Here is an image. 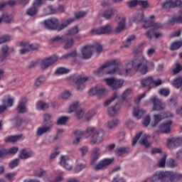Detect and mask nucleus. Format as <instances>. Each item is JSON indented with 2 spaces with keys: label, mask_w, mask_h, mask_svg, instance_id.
Wrapping results in <instances>:
<instances>
[{
  "label": "nucleus",
  "mask_w": 182,
  "mask_h": 182,
  "mask_svg": "<svg viewBox=\"0 0 182 182\" xmlns=\"http://www.w3.org/2000/svg\"><path fill=\"white\" fill-rule=\"evenodd\" d=\"M73 22H75V18H68L63 20L62 23L59 25V20L57 18L53 17L46 19L43 25L44 28L48 31H58V32H60V31H63L65 28H68Z\"/></svg>",
  "instance_id": "obj_1"
},
{
  "label": "nucleus",
  "mask_w": 182,
  "mask_h": 182,
  "mask_svg": "<svg viewBox=\"0 0 182 182\" xmlns=\"http://www.w3.org/2000/svg\"><path fill=\"white\" fill-rule=\"evenodd\" d=\"M119 65H120V62L117 60H112L101 65L97 70H94L93 73L97 76H100L103 73V69L108 68L106 75H114L119 70Z\"/></svg>",
  "instance_id": "obj_2"
},
{
  "label": "nucleus",
  "mask_w": 182,
  "mask_h": 182,
  "mask_svg": "<svg viewBox=\"0 0 182 182\" xmlns=\"http://www.w3.org/2000/svg\"><path fill=\"white\" fill-rule=\"evenodd\" d=\"M134 69L141 75H146L149 72V62L143 55H139L134 59Z\"/></svg>",
  "instance_id": "obj_3"
},
{
  "label": "nucleus",
  "mask_w": 182,
  "mask_h": 182,
  "mask_svg": "<svg viewBox=\"0 0 182 182\" xmlns=\"http://www.w3.org/2000/svg\"><path fill=\"white\" fill-rule=\"evenodd\" d=\"M160 181L161 182H168L170 181V171H156L150 178L151 182H155Z\"/></svg>",
  "instance_id": "obj_4"
},
{
  "label": "nucleus",
  "mask_w": 182,
  "mask_h": 182,
  "mask_svg": "<svg viewBox=\"0 0 182 182\" xmlns=\"http://www.w3.org/2000/svg\"><path fill=\"white\" fill-rule=\"evenodd\" d=\"M105 82H106L107 85L111 87L112 90H117L123 87L124 81L121 79H117L115 77L105 78Z\"/></svg>",
  "instance_id": "obj_5"
},
{
  "label": "nucleus",
  "mask_w": 182,
  "mask_h": 182,
  "mask_svg": "<svg viewBox=\"0 0 182 182\" xmlns=\"http://www.w3.org/2000/svg\"><path fill=\"white\" fill-rule=\"evenodd\" d=\"M90 96H95L97 95L98 97H103L107 95V90L102 85H97L95 87H92L89 91Z\"/></svg>",
  "instance_id": "obj_6"
},
{
  "label": "nucleus",
  "mask_w": 182,
  "mask_h": 182,
  "mask_svg": "<svg viewBox=\"0 0 182 182\" xmlns=\"http://www.w3.org/2000/svg\"><path fill=\"white\" fill-rule=\"evenodd\" d=\"M112 25L107 24L104 26L93 28L90 31V33L92 35H109V33H112Z\"/></svg>",
  "instance_id": "obj_7"
},
{
  "label": "nucleus",
  "mask_w": 182,
  "mask_h": 182,
  "mask_svg": "<svg viewBox=\"0 0 182 182\" xmlns=\"http://www.w3.org/2000/svg\"><path fill=\"white\" fill-rule=\"evenodd\" d=\"M71 79L77 85V90H83L85 89V82H87L89 77L82 75H73Z\"/></svg>",
  "instance_id": "obj_8"
},
{
  "label": "nucleus",
  "mask_w": 182,
  "mask_h": 182,
  "mask_svg": "<svg viewBox=\"0 0 182 182\" xmlns=\"http://www.w3.org/2000/svg\"><path fill=\"white\" fill-rule=\"evenodd\" d=\"M58 56L54 55L51 56L50 58L43 59L40 63V68L41 70H46L49 66H52L53 63H55V62H58Z\"/></svg>",
  "instance_id": "obj_9"
},
{
  "label": "nucleus",
  "mask_w": 182,
  "mask_h": 182,
  "mask_svg": "<svg viewBox=\"0 0 182 182\" xmlns=\"http://www.w3.org/2000/svg\"><path fill=\"white\" fill-rule=\"evenodd\" d=\"M149 102L153 105L152 112H160L164 109V104H163L161 100L157 98V97H151Z\"/></svg>",
  "instance_id": "obj_10"
},
{
  "label": "nucleus",
  "mask_w": 182,
  "mask_h": 182,
  "mask_svg": "<svg viewBox=\"0 0 182 182\" xmlns=\"http://www.w3.org/2000/svg\"><path fill=\"white\" fill-rule=\"evenodd\" d=\"M182 144V135L176 137L168 139L167 141V147L171 150L180 147Z\"/></svg>",
  "instance_id": "obj_11"
},
{
  "label": "nucleus",
  "mask_w": 182,
  "mask_h": 182,
  "mask_svg": "<svg viewBox=\"0 0 182 182\" xmlns=\"http://www.w3.org/2000/svg\"><path fill=\"white\" fill-rule=\"evenodd\" d=\"M15 52V48L14 47L9 49V46L8 45H3L1 46V53H0V63H1L8 58L9 53H12Z\"/></svg>",
  "instance_id": "obj_12"
},
{
  "label": "nucleus",
  "mask_w": 182,
  "mask_h": 182,
  "mask_svg": "<svg viewBox=\"0 0 182 182\" xmlns=\"http://www.w3.org/2000/svg\"><path fill=\"white\" fill-rule=\"evenodd\" d=\"M19 148L18 146H13L9 149H0V159H4L6 156H15Z\"/></svg>",
  "instance_id": "obj_13"
},
{
  "label": "nucleus",
  "mask_w": 182,
  "mask_h": 182,
  "mask_svg": "<svg viewBox=\"0 0 182 182\" xmlns=\"http://www.w3.org/2000/svg\"><path fill=\"white\" fill-rule=\"evenodd\" d=\"M114 159H104L97 163L94 167V170H105L107 166L113 163Z\"/></svg>",
  "instance_id": "obj_14"
},
{
  "label": "nucleus",
  "mask_w": 182,
  "mask_h": 182,
  "mask_svg": "<svg viewBox=\"0 0 182 182\" xmlns=\"http://www.w3.org/2000/svg\"><path fill=\"white\" fill-rule=\"evenodd\" d=\"M52 127H53V122H48V124H44V126L38 127L36 134V136H42L45 134V133H48Z\"/></svg>",
  "instance_id": "obj_15"
},
{
  "label": "nucleus",
  "mask_w": 182,
  "mask_h": 182,
  "mask_svg": "<svg viewBox=\"0 0 182 182\" xmlns=\"http://www.w3.org/2000/svg\"><path fill=\"white\" fill-rule=\"evenodd\" d=\"M103 136H105V132L102 129L95 131L92 136L91 143L92 144H99L103 140Z\"/></svg>",
  "instance_id": "obj_16"
},
{
  "label": "nucleus",
  "mask_w": 182,
  "mask_h": 182,
  "mask_svg": "<svg viewBox=\"0 0 182 182\" xmlns=\"http://www.w3.org/2000/svg\"><path fill=\"white\" fill-rule=\"evenodd\" d=\"M173 121L168 120L165 123H162L159 126L160 133H163L164 134H168L170 132H171V124Z\"/></svg>",
  "instance_id": "obj_17"
},
{
  "label": "nucleus",
  "mask_w": 182,
  "mask_h": 182,
  "mask_svg": "<svg viewBox=\"0 0 182 182\" xmlns=\"http://www.w3.org/2000/svg\"><path fill=\"white\" fill-rule=\"evenodd\" d=\"M93 47L92 46H85L81 50L83 59H90L93 55Z\"/></svg>",
  "instance_id": "obj_18"
},
{
  "label": "nucleus",
  "mask_w": 182,
  "mask_h": 182,
  "mask_svg": "<svg viewBox=\"0 0 182 182\" xmlns=\"http://www.w3.org/2000/svg\"><path fill=\"white\" fill-rule=\"evenodd\" d=\"M2 105H0V114H2L8 107H12L14 106V98H8L2 101Z\"/></svg>",
  "instance_id": "obj_19"
},
{
  "label": "nucleus",
  "mask_w": 182,
  "mask_h": 182,
  "mask_svg": "<svg viewBox=\"0 0 182 182\" xmlns=\"http://www.w3.org/2000/svg\"><path fill=\"white\" fill-rule=\"evenodd\" d=\"M32 156H33V151L32 150L27 151L26 149H23L18 151V159L21 160H28V159H31Z\"/></svg>",
  "instance_id": "obj_20"
},
{
  "label": "nucleus",
  "mask_w": 182,
  "mask_h": 182,
  "mask_svg": "<svg viewBox=\"0 0 182 182\" xmlns=\"http://www.w3.org/2000/svg\"><path fill=\"white\" fill-rule=\"evenodd\" d=\"M60 164L64 167L65 170H72V160H70L68 156L61 157Z\"/></svg>",
  "instance_id": "obj_21"
},
{
  "label": "nucleus",
  "mask_w": 182,
  "mask_h": 182,
  "mask_svg": "<svg viewBox=\"0 0 182 182\" xmlns=\"http://www.w3.org/2000/svg\"><path fill=\"white\" fill-rule=\"evenodd\" d=\"M159 28H151L149 31H148L145 35L148 39L151 41L152 36H154L155 39H159V38H161L163 36V33L160 32H156V30Z\"/></svg>",
  "instance_id": "obj_22"
},
{
  "label": "nucleus",
  "mask_w": 182,
  "mask_h": 182,
  "mask_svg": "<svg viewBox=\"0 0 182 182\" xmlns=\"http://www.w3.org/2000/svg\"><path fill=\"white\" fill-rule=\"evenodd\" d=\"M145 23L142 26L144 29H147V28H152V29H160V28H163V24L160 23H155L151 21H143Z\"/></svg>",
  "instance_id": "obj_23"
},
{
  "label": "nucleus",
  "mask_w": 182,
  "mask_h": 182,
  "mask_svg": "<svg viewBox=\"0 0 182 182\" xmlns=\"http://www.w3.org/2000/svg\"><path fill=\"white\" fill-rule=\"evenodd\" d=\"M16 110L18 113H28V109L26 108V97H23L21 101L19 102Z\"/></svg>",
  "instance_id": "obj_24"
},
{
  "label": "nucleus",
  "mask_w": 182,
  "mask_h": 182,
  "mask_svg": "<svg viewBox=\"0 0 182 182\" xmlns=\"http://www.w3.org/2000/svg\"><path fill=\"white\" fill-rule=\"evenodd\" d=\"M20 48H22L20 49V55H25L26 53H29L31 52V46L30 43L28 41H21L19 44Z\"/></svg>",
  "instance_id": "obj_25"
},
{
  "label": "nucleus",
  "mask_w": 182,
  "mask_h": 182,
  "mask_svg": "<svg viewBox=\"0 0 182 182\" xmlns=\"http://www.w3.org/2000/svg\"><path fill=\"white\" fill-rule=\"evenodd\" d=\"M141 87H148V89H151L153 87V77L149 76L142 79L140 82Z\"/></svg>",
  "instance_id": "obj_26"
},
{
  "label": "nucleus",
  "mask_w": 182,
  "mask_h": 182,
  "mask_svg": "<svg viewBox=\"0 0 182 182\" xmlns=\"http://www.w3.org/2000/svg\"><path fill=\"white\" fill-rule=\"evenodd\" d=\"M126 28V18L122 17L121 20L117 23V27L114 30V33H120L123 32Z\"/></svg>",
  "instance_id": "obj_27"
},
{
  "label": "nucleus",
  "mask_w": 182,
  "mask_h": 182,
  "mask_svg": "<svg viewBox=\"0 0 182 182\" xmlns=\"http://www.w3.org/2000/svg\"><path fill=\"white\" fill-rule=\"evenodd\" d=\"M114 153L116 156H118V157H122V156H124V154H129V153H130V148H129V146H121L117 148Z\"/></svg>",
  "instance_id": "obj_28"
},
{
  "label": "nucleus",
  "mask_w": 182,
  "mask_h": 182,
  "mask_svg": "<svg viewBox=\"0 0 182 182\" xmlns=\"http://www.w3.org/2000/svg\"><path fill=\"white\" fill-rule=\"evenodd\" d=\"M145 113H146V111H144V109H140V107H134V111L132 112V114L134 117H136V119H138V120H140V119L143 117Z\"/></svg>",
  "instance_id": "obj_29"
},
{
  "label": "nucleus",
  "mask_w": 182,
  "mask_h": 182,
  "mask_svg": "<svg viewBox=\"0 0 182 182\" xmlns=\"http://www.w3.org/2000/svg\"><path fill=\"white\" fill-rule=\"evenodd\" d=\"M100 156V149L99 148H95L92 150V153L91 155V164H95L97 160H99V157Z\"/></svg>",
  "instance_id": "obj_30"
},
{
  "label": "nucleus",
  "mask_w": 182,
  "mask_h": 182,
  "mask_svg": "<svg viewBox=\"0 0 182 182\" xmlns=\"http://www.w3.org/2000/svg\"><path fill=\"white\" fill-rule=\"evenodd\" d=\"M163 116H164V113L161 112L158 114L154 115V119L151 123V127H156V125L161 122V119H163Z\"/></svg>",
  "instance_id": "obj_31"
},
{
  "label": "nucleus",
  "mask_w": 182,
  "mask_h": 182,
  "mask_svg": "<svg viewBox=\"0 0 182 182\" xmlns=\"http://www.w3.org/2000/svg\"><path fill=\"white\" fill-rule=\"evenodd\" d=\"M22 134H18V135H11L9 136H6L4 139L5 143H16L18 140H21L22 139Z\"/></svg>",
  "instance_id": "obj_32"
},
{
  "label": "nucleus",
  "mask_w": 182,
  "mask_h": 182,
  "mask_svg": "<svg viewBox=\"0 0 182 182\" xmlns=\"http://www.w3.org/2000/svg\"><path fill=\"white\" fill-rule=\"evenodd\" d=\"M77 56V52H76V50H74L70 53L64 54L60 58V59H66L67 60H76Z\"/></svg>",
  "instance_id": "obj_33"
},
{
  "label": "nucleus",
  "mask_w": 182,
  "mask_h": 182,
  "mask_svg": "<svg viewBox=\"0 0 182 182\" xmlns=\"http://www.w3.org/2000/svg\"><path fill=\"white\" fill-rule=\"evenodd\" d=\"M120 109V105L118 104H116L114 106L109 107L107 108V114L110 117H113V116H115L116 113H117V110Z\"/></svg>",
  "instance_id": "obj_34"
},
{
  "label": "nucleus",
  "mask_w": 182,
  "mask_h": 182,
  "mask_svg": "<svg viewBox=\"0 0 182 182\" xmlns=\"http://www.w3.org/2000/svg\"><path fill=\"white\" fill-rule=\"evenodd\" d=\"M168 25H176V23H182V16L181 14L179 16H174L171 19L168 21Z\"/></svg>",
  "instance_id": "obj_35"
},
{
  "label": "nucleus",
  "mask_w": 182,
  "mask_h": 182,
  "mask_svg": "<svg viewBox=\"0 0 182 182\" xmlns=\"http://www.w3.org/2000/svg\"><path fill=\"white\" fill-rule=\"evenodd\" d=\"M114 12L115 11L113 9L105 10L102 13V16L103 18H105V19H112V18L114 17Z\"/></svg>",
  "instance_id": "obj_36"
},
{
  "label": "nucleus",
  "mask_w": 182,
  "mask_h": 182,
  "mask_svg": "<svg viewBox=\"0 0 182 182\" xmlns=\"http://www.w3.org/2000/svg\"><path fill=\"white\" fill-rule=\"evenodd\" d=\"M134 39H136V36L132 35V36H129L126 41H124L122 43V45L121 46V48H129L130 46V45H132V42H133V41H134Z\"/></svg>",
  "instance_id": "obj_37"
},
{
  "label": "nucleus",
  "mask_w": 182,
  "mask_h": 182,
  "mask_svg": "<svg viewBox=\"0 0 182 182\" xmlns=\"http://www.w3.org/2000/svg\"><path fill=\"white\" fill-rule=\"evenodd\" d=\"M38 8L35 7V6L32 5L31 7L28 8L26 11V15H28V16H35L36 15H38Z\"/></svg>",
  "instance_id": "obj_38"
},
{
  "label": "nucleus",
  "mask_w": 182,
  "mask_h": 182,
  "mask_svg": "<svg viewBox=\"0 0 182 182\" xmlns=\"http://www.w3.org/2000/svg\"><path fill=\"white\" fill-rule=\"evenodd\" d=\"M181 179H182L181 173H175L170 171L169 180L171 182L178 181L179 180H181Z\"/></svg>",
  "instance_id": "obj_39"
},
{
  "label": "nucleus",
  "mask_w": 182,
  "mask_h": 182,
  "mask_svg": "<svg viewBox=\"0 0 182 182\" xmlns=\"http://www.w3.org/2000/svg\"><path fill=\"white\" fill-rule=\"evenodd\" d=\"M125 73H130L133 68H134V59L132 60H127L125 63Z\"/></svg>",
  "instance_id": "obj_40"
},
{
  "label": "nucleus",
  "mask_w": 182,
  "mask_h": 182,
  "mask_svg": "<svg viewBox=\"0 0 182 182\" xmlns=\"http://www.w3.org/2000/svg\"><path fill=\"white\" fill-rule=\"evenodd\" d=\"M36 109H38V110H45L46 109H49V104L40 100L36 103Z\"/></svg>",
  "instance_id": "obj_41"
},
{
  "label": "nucleus",
  "mask_w": 182,
  "mask_h": 182,
  "mask_svg": "<svg viewBox=\"0 0 182 182\" xmlns=\"http://www.w3.org/2000/svg\"><path fill=\"white\" fill-rule=\"evenodd\" d=\"M119 124V120L117 119H113L112 120L108 121L105 126L107 127V129H113L114 127H116Z\"/></svg>",
  "instance_id": "obj_42"
},
{
  "label": "nucleus",
  "mask_w": 182,
  "mask_h": 182,
  "mask_svg": "<svg viewBox=\"0 0 182 182\" xmlns=\"http://www.w3.org/2000/svg\"><path fill=\"white\" fill-rule=\"evenodd\" d=\"M77 33H79V28H77V26H75L74 27L71 28L68 30L67 34L65 35V38H68V36H75V35H77Z\"/></svg>",
  "instance_id": "obj_43"
},
{
  "label": "nucleus",
  "mask_w": 182,
  "mask_h": 182,
  "mask_svg": "<svg viewBox=\"0 0 182 182\" xmlns=\"http://www.w3.org/2000/svg\"><path fill=\"white\" fill-rule=\"evenodd\" d=\"M173 85L176 89H180V87H182V76L178 75L177 77H176L173 82Z\"/></svg>",
  "instance_id": "obj_44"
},
{
  "label": "nucleus",
  "mask_w": 182,
  "mask_h": 182,
  "mask_svg": "<svg viewBox=\"0 0 182 182\" xmlns=\"http://www.w3.org/2000/svg\"><path fill=\"white\" fill-rule=\"evenodd\" d=\"M182 46V42L180 41L172 42L170 46V50H178Z\"/></svg>",
  "instance_id": "obj_45"
},
{
  "label": "nucleus",
  "mask_w": 182,
  "mask_h": 182,
  "mask_svg": "<svg viewBox=\"0 0 182 182\" xmlns=\"http://www.w3.org/2000/svg\"><path fill=\"white\" fill-rule=\"evenodd\" d=\"M68 120H69V117L61 116L58 117L56 123L58 124V126H63V124H66Z\"/></svg>",
  "instance_id": "obj_46"
},
{
  "label": "nucleus",
  "mask_w": 182,
  "mask_h": 182,
  "mask_svg": "<svg viewBox=\"0 0 182 182\" xmlns=\"http://www.w3.org/2000/svg\"><path fill=\"white\" fill-rule=\"evenodd\" d=\"M67 38L65 36H56L55 37L51 38V42H58V43H65L66 42Z\"/></svg>",
  "instance_id": "obj_47"
},
{
  "label": "nucleus",
  "mask_w": 182,
  "mask_h": 182,
  "mask_svg": "<svg viewBox=\"0 0 182 182\" xmlns=\"http://www.w3.org/2000/svg\"><path fill=\"white\" fill-rule=\"evenodd\" d=\"M134 21L136 23H139V22H145L144 19V14L143 13H139L134 17Z\"/></svg>",
  "instance_id": "obj_48"
},
{
  "label": "nucleus",
  "mask_w": 182,
  "mask_h": 182,
  "mask_svg": "<svg viewBox=\"0 0 182 182\" xmlns=\"http://www.w3.org/2000/svg\"><path fill=\"white\" fill-rule=\"evenodd\" d=\"M2 18L4 22L6 23H11L12 22V19H14V16L11 14H8V13H4L2 14Z\"/></svg>",
  "instance_id": "obj_49"
},
{
  "label": "nucleus",
  "mask_w": 182,
  "mask_h": 182,
  "mask_svg": "<svg viewBox=\"0 0 182 182\" xmlns=\"http://www.w3.org/2000/svg\"><path fill=\"white\" fill-rule=\"evenodd\" d=\"M20 163L21 161L19 159H14L9 163V168H15V167H18L19 166Z\"/></svg>",
  "instance_id": "obj_50"
},
{
  "label": "nucleus",
  "mask_w": 182,
  "mask_h": 182,
  "mask_svg": "<svg viewBox=\"0 0 182 182\" xmlns=\"http://www.w3.org/2000/svg\"><path fill=\"white\" fill-rule=\"evenodd\" d=\"M92 48L93 52H95V49L97 53H101L103 50V46L102 45L99 44L98 43H94L92 46H91Z\"/></svg>",
  "instance_id": "obj_51"
},
{
  "label": "nucleus",
  "mask_w": 182,
  "mask_h": 182,
  "mask_svg": "<svg viewBox=\"0 0 182 182\" xmlns=\"http://www.w3.org/2000/svg\"><path fill=\"white\" fill-rule=\"evenodd\" d=\"M139 144L144 146L146 149H149L150 147V142H149V140H147V137H141L139 140Z\"/></svg>",
  "instance_id": "obj_52"
},
{
  "label": "nucleus",
  "mask_w": 182,
  "mask_h": 182,
  "mask_svg": "<svg viewBox=\"0 0 182 182\" xmlns=\"http://www.w3.org/2000/svg\"><path fill=\"white\" fill-rule=\"evenodd\" d=\"M43 83H45V77L41 76L36 80L34 86H36V87H39V86H42Z\"/></svg>",
  "instance_id": "obj_53"
},
{
  "label": "nucleus",
  "mask_w": 182,
  "mask_h": 182,
  "mask_svg": "<svg viewBox=\"0 0 182 182\" xmlns=\"http://www.w3.org/2000/svg\"><path fill=\"white\" fill-rule=\"evenodd\" d=\"M117 97H119L117 92H114L111 98L105 102L104 105L109 106V105H110L112 102H114Z\"/></svg>",
  "instance_id": "obj_54"
},
{
  "label": "nucleus",
  "mask_w": 182,
  "mask_h": 182,
  "mask_svg": "<svg viewBox=\"0 0 182 182\" xmlns=\"http://www.w3.org/2000/svg\"><path fill=\"white\" fill-rule=\"evenodd\" d=\"M16 176V172L8 173L5 174V178L6 180H8V181H14Z\"/></svg>",
  "instance_id": "obj_55"
},
{
  "label": "nucleus",
  "mask_w": 182,
  "mask_h": 182,
  "mask_svg": "<svg viewBox=\"0 0 182 182\" xmlns=\"http://www.w3.org/2000/svg\"><path fill=\"white\" fill-rule=\"evenodd\" d=\"M162 8L163 9H171V8H173L171 0H166L162 4Z\"/></svg>",
  "instance_id": "obj_56"
},
{
  "label": "nucleus",
  "mask_w": 182,
  "mask_h": 182,
  "mask_svg": "<svg viewBox=\"0 0 182 182\" xmlns=\"http://www.w3.org/2000/svg\"><path fill=\"white\" fill-rule=\"evenodd\" d=\"M69 69L65 68H58L56 70V73L58 75H66V73H69Z\"/></svg>",
  "instance_id": "obj_57"
},
{
  "label": "nucleus",
  "mask_w": 182,
  "mask_h": 182,
  "mask_svg": "<svg viewBox=\"0 0 182 182\" xmlns=\"http://www.w3.org/2000/svg\"><path fill=\"white\" fill-rule=\"evenodd\" d=\"M11 41V36L9 35H4L0 37V45L9 42Z\"/></svg>",
  "instance_id": "obj_58"
},
{
  "label": "nucleus",
  "mask_w": 182,
  "mask_h": 182,
  "mask_svg": "<svg viewBox=\"0 0 182 182\" xmlns=\"http://www.w3.org/2000/svg\"><path fill=\"white\" fill-rule=\"evenodd\" d=\"M182 70V66L180 63L176 65L175 68L172 70L173 75H177V73H180Z\"/></svg>",
  "instance_id": "obj_59"
},
{
  "label": "nucleus",
  "mask_w": 182,
  "mask_h": 182,
  "mask_svg": "<svg viewBox=\"0 0 182 182\" xmlns=\"http://www.w3.org/2000/svg\"><path fill=\"white\" fill-rule=\"evenodd\" d=\"M151 120V118L149 117V115H146L143 119H142V124L144 126V127H147L149 124H150V122Z\"/></svg>",
  "instance_id": "obj_60"
},
{
  "label": "nucleus",
  "mask_w": 182,
  "mask_h": 182,
  "mask_svg": "<svg viewBox=\"0 0 182 182\" xmlns=\"http://www.w3.org/2000/svg\"><path fill=\"white\" fill-rule=\"evenodd\" d=\"M166 159H167V155L164 154L163 157L159 161V167H161V168L166 167Z\"/></svg>",
  "instance_id": "obj_61"
},
{
  "label": "nucleus",
  "mask_w": 182,
  "mask_h": 182,
  "mask_svg": "<svg viewBox=\"0 0 182 182\" xmlns=\"http://www.w3.org/2000/svg\"><path fill=\"white\" fill-rule=\"evenodd\" d=\"M73 38H70L69 40H67L65 42V44L64 45V49H70L72 46H73Z\"/></svg>",
  "instance_id": "obj_62"
},
{
  "label": "nucleus",
  "mask_w": 182,
  "mask_h": 182,
  "mask_svg": "<svg viewBox=\"0 0 182 182\" xmlns=\"http://www.w3.org/2000/svg\"><path fill=\"white\" fill-rule=\"evenodd\" d=\"M172 8H180L182 6L181 0H171Z\"/></svg>",
  "instance_id": "obj_63"
},
{
  "label": "nucleus",
  "mask_w": 182,
  "mask_h": 182,
  "mask_svg": "<svg viewBox=\"0 0 182 182\" xmlns=\"http://www.w3.org/2000/svg\"><path fill=\"white\" fill-rule=\"evenodd\" d=\"M36 177H43V176H46V171L41 168L39 171H37L34 175Z\"/></svg>",
  "instance_id": "obj_64"
}]
</instances>
